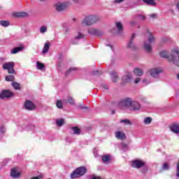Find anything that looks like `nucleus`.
I'll list each match as a JSON object with an SVG mask.
<instances>
[{"label":"nucleus","mask_w":179,"mask_h":179,"mask_svg":"<svg viewBox=\"0 0 179 179\" xmlns=\"http://www.w3.org/2000/svg\"><path fill=\"white\" fill-rule=\"evenodd\" d=\"M130 24H131V26H134V24H136V22H135V21H131V22H130Z\"/></svg>","instance_id":"54"},{"label":"nucleus","mask_w":179,"mask_h":179,"mask_svg":"<svg viewBox=\"0 0 179 179\" xmlns=\"http://www.w3.org/2000/svg\"><path fill=\"white\" fill-rule=\"evenodd\" d=\"M6 82H13L15 80V76L9 75L6 77Z\"/></svg>","instance_id":"32"},{"label":"nucleus","mask_w":179,"mask_h":179,"mask_svg":"<svg viewBox=\"0 0 179 179\" xmlns=\"http://www.w3.org/2000/svg\"><path fill=\"white\" fill-rule=\"evenodd\" d=\"M56 106H57V108H62V107H63L62 101H57L56 102Z\"/></svg>","instance_id":"40"},{"label":"nucleus","mask_w":179,"mask_h":179,"mask_svg":"<svg viewBox=\"0 0 179 179\" xmlns=\"http://www.w3.org/2000/svg\"><path fill=\"white\" fill-rule=\"evenodd\" d=\"M15 16H16V17H26L27 16V13H24V12L16 13L15 14Z\"/></svg>","instance_id":"26"},{"label":"nucleus","mask_w":179,"mask_h":179,"mask_svg":"<svg viewBox=\"0 0 179 179\" xmlns=\"http://www.w3.org/2000/svg\"><path fill=\"white\" fill-rule=\"evenodd\" d=\"M131 101L132 99L131 98H125L118 102L117 106L121 110H127V108H130Z\"/></svg>","instance_id":"6"},{"label":"nucleus","mask_w":179,"mask_h":179,"mask_svg":"<svg viewBox=\"0 0 179 179\" xmlns=\"http://www.w3.org/2000/svg\"><path fill=\"white\" fill-rule=\"evenodd\" d=\"M131 80H132V74L129 73H127L126 76H124L122 78L123 83H128L131 82Z\"/></svg>","instance_id":"17"},{"label":"nucleus","mask_w":179,"mask_h":179,"mask_svg":"<svg viewBox=\"0 0 179 179\" xmlns=\"http://www.w3.org/2000/svg\"><path fill=\"white\" fill-rule=\"evenodd\" d=\"M13 66H15V62H6L3 65V69L7 70L8 73H15V69H13Z\"/></svg>","instance_id":"8"},{"label":"nucleus","mask_w":179,"mask_h":179,"mask_svg":"<svg viewBox=\"0 0 179 179\" xmlns=\"http://www.w3.org/2000/svg\"><path fill=\"white\" fill-rule=\"evenodd\" d=\"M143 122L145 125H149V124H151L152 122V117H147L144 118Z\"/></svg>","instance_id":"31"},{"label":"nucleus","mask_w":179,"mask_h":179,"mask_svg":"<svg viewBox=\"0 0 179 179\" xmlns=\"http://www.w3.org/2000/svg\"><path fill=\"white\" fill-rule=\"evenodd\" d=\"M98 73H100V71H94V72L92 73V75H97Z\"/></svg>","instance_id":"52"},{"label":"nucleus","mask_w":179,"mask_h":179,"mask_svg":"<svg viewBox=\"0 0 179 179\" xmlns=\"http://www.w3.org/2000/svg\"><path fill=\"white\" fill-rule=\"evenodd\" d=\"M115 138L119 139V141H124L127 139V136H125V133L123 131L118 130L115 133Z\"/></svg>","instance_id":"13"},{"label":"nucleus","mask_w":179,"mask_h":179,"mask_svg":"<svg viewBox=\"0 0 179 179\" xmlns=\"http://www.w3.org/2000/svg\"><path fill=\"white\" fill-rule=\"evenodd\" d=\"M122 147L123 148V149H127L128 148V145H127L124 143H122Z\"/></svg>","instance_id":"48"},{"label":"nucleus","mask_w":179,"mask_h":179,"mask_svg":"<svg viewBox=\"0 0 179 179\" xmlns=\"http://www.w3.org/2000/svg\"><path fill=\"white\" fill-rule=\"evenodd\" d=\"M74 1V2H78V0H73Z\"/></svg>","instance_id":"61"},{"label":"nucleus","mask_w":179,"mask_h":179,"mask_svg":"<svg viewBox=\"0 0 179 179\" xmlns=\"http://www.w3.org/2000/svg\"><path fill=\"white\" fill-rule=\"evenodd\" d=\"M71 131H73V134L76 135H80V129L78 127H72Z\"/></svg>","instance_id":"30"},{"label":"nucleus","mask_w":179,"mask_h":179,"mask_svg":"<svg viewBox=\"0 0 179 179\" xmlns=\"http://www.w3.org/2000/svg\"><path fill=\"white\" fill-rule=\"evenodd\" d=\"M107 46L110 47L111 50H113V45H107Z\"/></svg>","instance_id":"58"},{"label":"nucleus","mask_w":179,"mask_h":179,"mask_svg":"<svg viewBox=\"0 0 179 179\" xmlns=\"http://www.w3.org/2000/svg\"><path fill=\"white\" fill-rule=\"evenodd\" d=\"M45 32H47V27H41L40 29V33H41V34H44Z\"/></svg>","instance_id":"38"},{"label":"nucleus","mask_w":179,"mask_h":179,"mask_svg":"<svg viewBox=\"0 0 179 179\" xmlns=\"http://www.w3.org/2000/svg\"><path fill=\"white\" fill-rule=\"evenodd\" d=\"M12 86L15 90H20V84L17 83H13Z\"/></svg>","instance_id":"34"},{"label":"nucleus","mask_w":179,"mask_h":179,"mask_svg":"<svg viewBox=\"0 0 179 179\" xmlns=\"http://www.w3.org/2000/svg\"><path fill=\"white\" fill-rule=\"evenodd\" d=\"M44 64L40 62H36V67L37 69H38L39 71H42L44 69Z\"/></svg>","instance_id":"29"},{"label":"nucleus","mask_w":179,"mask_h":179,"mask_svg":"<svg viewBox=\"0 0 179 179\" xmlns=\"http://www.w3.org/2000/svg\"><path fill=\"white\" fill-rule=\"evenodd\" d=\"M110 155H106L102 156V162H103V163H106V164H107L108 162H110Z\"/></svg>","instance_id":"27"},{"label":"nucleus","mask_w":179,"mask_h":179,"mask_svg":"<svg viewBox=\"0 0 179 179\" xmlns=\"http://www.w3.org/2000/svg\"><path fill=\"white\" fill-rule=\"evenodd\" d=\"M10 176L11 177H13V178H19V176H20V173H18L17 169L14 168L11 169Z\"/></svg>","instance_id":"19"},{"label":"nucleus","mask_w":179,"mask_h":179,"mask_svg":"<svg viewBox=\"0 0 179 179\" xmlns=\"http://www.w3.org/2000/svg\"><path fill=\"white\" fill-rule=\"evenodd\" d=\"M176 176L179 178V162L178 163L176 166Z\"/></svg>","instance_id":"42"},{"label":"nucleus","mask_w":179,"mask_h":179,"mask_svg":"<svg viewBox=\"0 0 179 179\" xmlns=\"http://www.w3.org/2000/svg\"><path fill=\"white\" fill-rule=\"evenodd\" d=\"M0 132L1 134H5V132H6V129L5 128V126L2 125L0 127Z\"/></svg>","instance_id":"41"},{"label":"nucleus","mask_w":179,"mask_h":179,"mask_svg":"<svg viewBox=\"0 0 179 179\" xmlns=\"http://www.w3.org/2000/svg\"><path fill=\"white\" fill-rule=\"evenodd\" d=\"M110 78L112 79V82L114 83H116V82H118V74L115 71H112L110 73Z\"/></svg>","instance_id":"18"},{"label":"nucleus","mask_w":179,"mask_h":179,"mask_svg":"<svg viewBox=\"0 0 179 179\" xmlns=\"http://www.w3.org/2000/svg\"><path fill=\"white\" fill-rule=\"evenodd\" d=\"M134 73L136 76H142V75H143V70H142V69L136 68L134 69Z\"/></svg>","instance_id":"21"},{"label":"nucleus","mask_w":179,"mask_h":179,"mask_svg":"<svg viewBox=\"0 0 179 179\" xmlns=\"http://www.w3.org/2000/svg\"><path fill=\"white\" fill-rule=\"evenodd\" d=\"M145 37H147V40L148 42H144V50L147 52H152V43H155L156 41V37H155V35L152 32H150L149 30L147 31L145 34Z\"/></svg>","instance_id":"2"},{"label":"nucleus","mask_w":179,"mask_h":179,"mask_svg":"<svg viewBox=\"0 0 179 179\" xmlns=\"http://www.w3.org/2000/svg\"><path fill=\"white\" fill-rule=\"evenodd\" d=\"M150 83V82H148V84Z\"/></svg>","instance_id":"63"},{"label":"nucleus","mask_w":179,"mask_h":179,"mask_svg":"<svg viewBox=\"0 0 179 179\" xmlns=\"http://www.w3.org/2000/svg\"><path fill=\"white\" fill-rule=\"evenodd\" d=\"M176 8L179 10V1L176 3Z\"/></svg>","instance_id":"56"},{"label":"nucleus","mask_w":179,"mask_h":179,"mask_svg":"<svg viewBox=\"0 0 179 179\" xmlns=\"http://www.w3.org/2000/svg\"><path fill=\"white\" fill-rule=\"evenodd\" d=\"M71 44H73V45H77V44H79V41L74 36L71 41Z\"/></svg>","instance_id":"36"},{"label":"nucleus","mask_w":179,"mask_h":179,"mask_svg":"<svg viewBox=\"0 0 179 179\" xmlns=\"http://www.w3.org/2000/svg\"><path fill=\"white\" fill-rule=\"evenodd\" d=\"M43 178V176H38L31 178V179H41Z\"/></svg>","instance_id":"51"},{"label":"nucleus","mask_w":179,"mask_h":179,"mask_svg":"<svg viewBox=\"0 0 179 179\" xmlns=\"http://www.w3.org/2000/svg\"><path fill=\"white\" fill-rule=\"evenodd\" d=\"M167 38H162V43H166L167 41Z\"/></svg>","instance_id":"53"},{"label":"nucleus","mask_w":179,"mask_h":179,"mask_svg":"<svg viewBox=\"0 0 179 179\" xmlns=\"http://www.w3.org/2000/svg\"><path fill=\"white\" fill-rule=\"evenodd\" d=\"M124 0H115L113 3H121V2H124Z\"/></svg>","instance_id":"47"},{"label":"nucleus","mask_w":179,"mask_h":179,"mask_svg":"<svg viewBox=\"0 0 179 179\" xmlns=\"http://www.w3.org/2000/svg\"><path fill=\"white\" fill-rule=\"evenodd\" d=\"M130 111H139L141 110V103L138 101H133L131 100V103L130 104L129 108Z\"/></svg>","instance_id":"12"},{"label":"nucleus","mask_w":179,"mask_h":179,"mask_svg":"<svg viewBox=\"0 0 179 179\" xmlns=\"http://www.w3.org/2000/svg\"><path fill=\"white\" fill-rule=\"evenodd\" d=\"M131 167L134 169H142V173H146L148 171V166H146V162L142 159H135L131 162Z\"/></svg>","instance_id":"4"},{"label":"nucleus","mask_w":179,"mask_h":179,"mask_svg":"<svg viewBox=\"0 0 179 179\" xmlns=\"http://www.w3.org/2000/svg\"><path fill=\"white\" fill-rule=\"evenodd\" d=\"M139 82H141V78H137L134 80V83H136V84L139 83Z\"/></svg>","instance_id":"50"},{"label":"nucleus","mask_w":179,"mask_h":179,"mask_svg":"<svg viewBox=\"0 0 179 179\" xmlns=\"http://www.w3.org/2000/svg\"><path fill=\"white\" fill-rule=\"evenodd\" d=\"M162 58H168L170 62H173L176 66H179V51L173 50L169 56V52L163 50L160 52Z\"/></svg>","instance_id":"1"},{"label":"nucleus","mask_w":179,"mask_h":179,"mask_svg":"<svg viewBox=\"0 0 179 179\" xmlns=\"http://www.w3.org/2000/svg\"><path fill=\"white\" fill-rule=\"evenodd\" d=\"M24 107L25 110H28L29 111H32L33 110H36V105L30 101L27 100L24 104Z\"/></svg>","instance_id":"11"},{"label":"nucleus","mask_w":179,"mask_h":179,"mask_svg":"<svg viewBox=\"0 0 179 179\" xmlns=\"http://www.w3.org/2000/svg\"><path fill=\"white\" fill-rule=\"evenodd\" d=\"M100 17L99 15H87L82 21L83 26H93L96 23H99Z\"/></svg>","instance_id":"3"},{"label":"nucleus","mask_w":179,"mask_h":179,"mask_svg":"<svg viewBox=\"0 0 179 179\" xmlns=\"http://www.w3.org/2000/svg\"><path fill=\"white\" fill-rule=\"evenodd\" d=\"M170 169V166H169V164L164 163L163 164V170H169Z\"/></svg>","instance_id":"44"},{"label":"nucleus","mask_w":179,"mask_h":179,"mask_svg":"<svg viewBox=\"0 0 179 179\" xmlns=\"http://www.w3.org/2000/svg\"><path fill=\"white\" fill-rule=\"evenodd\" d=\"M135 37H136V34H133L129 42L127 44L128 48H130L131 50H135V48H136V46H135L134 43V38H135Z\"/></svg>","instance_id":"16"},{"label":"nucleus","mask_w":179,"mask_h":179,"mask_svg":"<svg viewBox=\"0 0 179 179\" xmlns=\"http://www.w3.org/2000/svg\"><path fill=\"white\" fill-rule=\"evenodd\" d=\"M8 161H9V159H4L3 160L4 166L6 164V163H8Z\"/></svg>","instance_id":"55"},{"label":"nucleus","mask_w":179,"mask_h":179,"mask_svg":"<svg viewBox=\"0 0 179 179\" xmlns=\"http://www.w3.org/2000/svg\"><path fill=\"white\" fill-rule=\"evenodd\" d=\"M91 179H101V177L96 176L94 175V176H91Z\"/></svg>","instance_id":"49"},{"label":"nucleus","mask_w":179,"mask_h":179,"mask_svg":"<svg viewBox=\"0 0 179 179\" xmlns=\"http://www.w3.org/2000/svg\"><path fill=\"white\" fill-rule=\"evenodd\" d=\"M143 2H144V3H147V5L156 6V1H155V0H143Z\"/></svg>","instance_id":"23"},{"label":"nucleus","mask_w":179,"mask_h":179,"mask_svg":"<svg viewBox=\"0 0 179 179\" xmlns=\"http://www.w3.org/2000/svg\"><path fill=\"white\" fill-rule=\"evenodd\" d=\"M23 46L17 47L11 50L10 54H17V52H20V51H23Z\"/></svg>","instance_id":"22"},{"label":"nucleus","mask_w":179,"mask_h":179,"mask_svg":"<svg viewBox=\"0 0 179 179\" xmlns=\"http://www.w3.org/2000/svg\"><path fill=\"white\" fill-rule=\"evenodd\" d=\"M68 102L69 103V104H75V100H73V98L72 97H69L68 99Z\"/></svg>","instance_id":"43"},{"label":"nucleus","mask_w":179,"mask_h":179,"mask_svg":"<svg viewBox=\"0 0 179 179\" xmlns=\"http://www.w3.org/2000/svg\"><path fill=\"white\" fill-rule=\"evenodd\" d=\"M136 19H139V20H145V19H146V17L145 15H138L136 16Z\"/></svg>","instance_id":"39"},{"label":"nucleus","mask_w":179,"mask_h":179,"mask_svg":"<svg viewBox=\"0 0 179 179\" xmlns=\"http://www.w3.org/2000/svg\"><path fill=\"white\" fill-rule=\"evenodd\" d=\"M120 122L122 124H124L125 125H132V122H131V120L125 119V120H120Z\"/></svg>","instance_id":"33"},{"label":"nucleus","mask_w":179,"mask_h":179,"mask_svg":"<svg viewBox=\"0 0 179 179\" xmlns=\"http://www.w3.org/2000/svg\"><path fill=\"white\" fill-rule=\"evenodd\" d=\"M143 83H145L146 82V79H144V80H143Z\"/></svg>","instance_id":"60"},{"label":"nucleus","mask_w":179,"mask_h":179,"mask_svg":"<svg viewBox=\"0 0 179 179\" xmlns=\"http://www.w3.org/2000/svg\"><path fill=\"white\" fill-rule=\"evenodd\" d=\"M55 8L57 12H62L68 8V3L58 1L55 4Z\"/></svg>","instance_id":"7"},{"label":"nucleus","mask_w":179,"mask_h":179,"mask_svg":"<svg viewBox=\"0 0 179 179\" xmlns=\"http://www.w3.org/2000/svg\"><path fill=\"white\" fill-rule=\"evenodd\" d=\"M76 39L78 40V41H80V40L85 38V34L80 33V32H78L75 36H74Z\"/></svg>","instance_id":"25"},{"label":"nucleus","mask_w":179,"mask_h":179,"mask_svg":"<svg viewBox=\"0 0 179 179\" xmlns=\"http://www.w3.org/2000/svg\"><path fill=\"white\" fill-rule=\"evenodd\" d=\"M176 79H178V80H179V73L176 74Z\"/></svg>","instance_id":"57"},{"label":"nucleus","mask_w":179,"mask_h":179,"mask_svg":"<svg viewBox=\"0 0 179 179\" xmlns=\"http://www.w3.org/2000/svg\"><path fill=\"white\" fill-rule=\"evenodd\" d=\"M0 24L4 27H8V26H9V22L1 20L0 21Z\"/></svg>","instance_id":"37"},{"label":"nucleus","mask_w":179,"mask_h":179,"mask_svg":"<svg viewBox=\"0 0 179 179\" xmlns=\"http://www.w3.org/2000/svg\"><path fill=\"white\" fill-rule=\"evenodd\" d=\"M162 72V70L157 69V68H154L150 70V75L152 78H157L159 76V74Z\"/></svg>","instance_id":"14"},{"label":"nucleus","mask_w":179,"mask_h":179,"mask_svg":"<svg viewBox=\"0 0 179 179\" xmlns=\"http://www.w3.org/2000/svg\"><path fill=\"white\" fill-rule=\"evenodd\" d=\"M116 27L117 29L118 34L122 33V24L120 22H116Z\"/></svg>","instance_id":"24"},{"label":"nucleus","mask_w":179,"mask_h":179,"mask_svg":"<svg viewBox=\"0 0 179 179\" xmlns=\"http://www.w3.org/2000/svg\"><path fill=\"white\" fill-rule=\"evenodd\" d=\"M39 1H45V0H39Z\"/></svg>","instance_id":"62"},{"label":"nucleus","mask_w":179,"mask_h":179,"mask_svg":"<svg viewBox=\"0 0 179 179\" xmlns=\"http://www.w3.org/2000/svg\"><path fill=\"white\" fill-rule=\"evenodd\" d=\"M150 17H152V19H156L157 17V14L156 13L151 14L150 15Z\"/></svg>","instance_id":"46"},{"label":"nucleus","mask_w":179,"mask_h":179,"mask_svg":"<svg viewBox=\"0 0 179 179\" xmlns=\"http://www.w3.org/2000/svg\"><path fill=\"white\" fill-rule=\"evenodd\" d=\"M10 97H13V92L8 90H4L0 93V99H9Z\"/></svg>","instance_id":"10"},{"label":"nucleus","mask_w":179,"mask_h":179,"mask_svg":"<svg viewBox=\"0 0 179 179\" xmlns=\"http://www.w3.org/2000/svg\"><path fill=\"white\" fill-rule=\"evenodd\" d=\"M101 87L102 89H103L104 90H108V85H106V84H102L101 85Z\"/></svg>","instance_id":"45"},{"label":"nucleus","mask_w":179,"mask_h":179,"mask_svg":"<svg viewBox=\"0 0 179 179\" xmlns=\"http://www.w3.org/2000/svg\"><path fill=\"white\" fill-rule=\"evenodd\" d=\"M170 130L171 132H173V134H176L177 135H179V124L177 123L172 124L170 127Z\"/></svg>","instance_id":"15"},{"label":"nucleus","mask_w":179,"mask_h":179,"mask_svg":"<svg viewBox=\"0 0 179 179\" xmlns=\"http://www.w3.org/2000/svg\"><path fill=\"white\" fill-rule=\"evenodd\" d=\"M80 108L83 109L87 108V107H86V106H81Z\"/></svg>","instance_id":"59"},{"label":"nucleus","mask_w":179,"mask_h":179,"mask_svg":"<svg viewBox=\"0 0 179 179\" xmlns=\"http://www.w3.org/2000/svg\"><path fill=\"white\" fill-rule=\"evenodd\" d=\"M50 41H46L42 50V54L45 55L47 52H48V50H50Z\"/></svg>","instance_id":"20"},{"label":"nucleus","mask_w":179,"mask_h":179,"mask_svg":"<svg viewBox=\"0 0 179 179\" xmlns=\"http://www.w3.org/2000/svg\"><path fill=\"white\" fill-rule=\"evenodd\" d=\"M87 171V169H86V166H80L71 173L70 177L71 179L79 178L82 177V176H85Z\"/></svg>","instance_id":"5"},{"label":"nucleus","mask_w":179,"mask_h":179,"mask_svg":"<svg viewBox=\"0 0 179 179\" xmlns=\"http://www.w3.org/2000/svg\"><path fill=\"white\" fill-rule=\"evenodd\" d=\"M1 59H3V58H1Z\"/></svg>","instance_id":"64"},{"label":"nucleus","mask_w":179,"mask_h":179,"mask_svg":"<svg viewBox=\"0 0 179 179\" xmlns=\"http://www.w3.org/2000/svg\"><path fill=\"white\" fill-rule=\"evenodd\" d=\"M76 71H78V69H77V68H76V67H71V68H70L69 70H68V71L66 72L65 75H66V76H68V75H69V73H73V72H76Z\"/></svg>","instance_id":"28"},{"label":"nucleus","mask_w":179,"mask_h":179,"mask_svg":"<svg viewBox=\"0 0 179 179\" xmlns=\"http://www.w3.org/2000/svg\"><path fill=\"white\" fill-rule=\"evenodd\" d=\"M88 33L91 36H97L98 37H100V36H103L104 34V32L100 29H97V28H90L88 29Z\"/></svg>","instance_id":"9"},{"label":"nucleus","mask_w":179,"mask_h":179,"mask_svg":"<svg viewBox=\"0 0 179 179\" xmlns=\"http://www.w3.org/2000/svg\"><path fill=\"white\" fill-rule=\"evenodd\" d=\"M56 124L57 127H62V125H64V119H57L56 120Z\"/></svg>","instance_id":"35"}]
</instances>
